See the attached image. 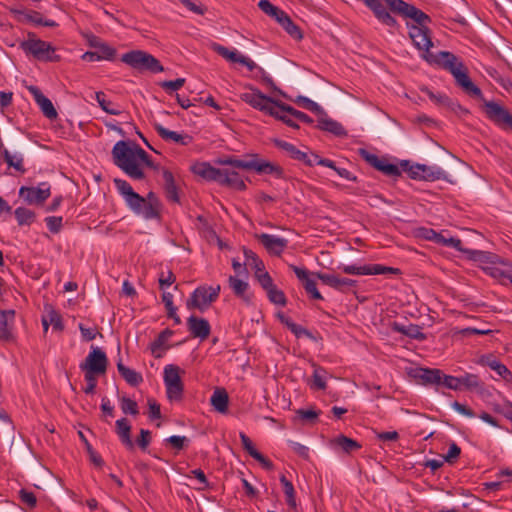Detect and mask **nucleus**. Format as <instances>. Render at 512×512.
Instances as JSON below:
<instances>
[{
  "label": "nucleus",
  "mask_w": 512,
  "mask_h": 512,
  "mask_svg": "<svg viewBox=\"0 0 512 512\" xmlns=\"http://www.w3.org/2000/svg\"><path fill=\"white\" fill-rule=\"evenodd\" d=\"M425 60L448 70L455 78L456 84L469 96L482 98V92L468 76L467 68L453 53L440 51L437 54L425 55Z\"/></svg>",
  "instance_id": "1"
},
{
  "label": "nucleus",
  "mask_w": 512,
  "mask_h": 512,
  "mask_svg": "<svg viewBox=\"0 0 512 512\" xmlns=\"http://www.w3.org/2000/svg\"><path fill=\"white\" fill-rule=\"evenodd\" d=\"M136 144L133 147L126 141H118L112 149V158L114 164L125 172L129 177L135 180H141L145 174L137 163Z\"/></svg>",
  "instance_id": "2"
},
{
  "label": "nucleus",
  "mask_w": 512,
  "mask_h": 512,
  "mask_svg": "<svg viewBox=\"0 0 512 512\" xmlns=\"http://www.w3.org/2000/svg\"><path fill=\"white\" fill-rule=\"evenodd\" d=\"M218 163L233 168L254 170L258 174L275 175L280 178L283 175V169L277 164L259 158L257 154L247 156V159L240 160L235 157H225L218 160Z\"/></svg>",
  "instance_id": "3"
},
{
  "label": "nucleus",
  "mask_w": 512,
  "mask_h": 512,
  "mask_svg": "<svg viewBox=\"0 0 512 512\" xmlns=\"http://www.w3.org/2000/svg\"><path fill=\"white\" fill-rule=\"evenodd\" d=\"M20 47L25 53L31 54L39 61L57 62L60 60V56L55 54V48L49 42L37 39L33 32L28 33V39L21 42Z\"/></svg>",
  "instance_id": "4"
},
{
  "label": "nucleus",
  "mask_w": 512,
  "mask_h": 512,
  "mask_svg": "<svg viewBox=\"0 0 512 512\" xmlns=\"http://www.w3.org/2000/svg\"><path fill=\"white\" fill-rule=\"evenodd\" d=\"M121 61L140 71L148 70L158 73L164 70L163 66L153 55L142 50H133L123 54Z\"/></svg>",
  "instance_id": "5"
},
{
  "label": "nucleus",
  "mask_w": 512,
  "mask_h": 512,
  "mask_svg": "<svg viewBox=\"0 0 512 512\" xmlns=\"http://www.w3.org/2000/svg\"><path fill=\"white\" fill-rule=\"evenodd\" d=\"M221 286H199L190 295L186 301V306L189 310L198 309L204 312L210 305L217 300Z\"/></svg>",
  "instance_id": "6"
},
{
  "label": "nucleus",
  "mask_w": 512,
  "mask_h": 512,
  "mask_svg": "<svg viewBox=\"0 0 512 512\" xmlns=\"http://www.w3.org/2000/svg\"><path fill=\"white\" fill-rule=\"evenodd\" d=\"M484 112L495 125L512 131V114L504 106L494 101H485Z\"/></svg>",
  "instance_id": "7"
},
{
  "label": "nucleus",
  "mask_w": 512,
  "mask_h": 512,
  "mask_svg": "<svg viewBox=\"0 0 512 512\" xmlns=\"http://www.w3.org/2000/svg\"><path fill=\"white\" fill-rule=\"evenodd\" d=\"M164 383L169 400H180L183 393V383L180 378V368L169 364L164 368Z\"/></svg>",
  "instance_id": "8"
},
{
  "label": "nucleus",
  "mask_w": 512,
  "mask_h": 512,
  "mask_svg": "<svg viewBox=\"0 0 512 512\" xmlns=\"http://www.w3.org/2000/svg\"><path fill=\"white\" fill-rule=\"evenodd\" d=\"M50 195V185L46 182L40 183L38 187L22 186L19 189L20 198L28 205H42Z\"/></svg>",
  "instance_id": "9"
},
{
  "label": "nucleus",
  "mask_w": 512,
  "mask_h": 512,
  "mask_svg": "<svg viewBox=\"0 0 512 512\" xmlns=\"http://www.w3.org/2000/svg\"><path fill=\"white\" fill-rule=\"evenodd\" d=\"M108 359L100 348L92 347V350L85 359V362L80 365V368L85 372L104 374L107 369Z\"/></svg>",
  "instance_id": "10"
},
{
  "label": "nucleus",
  "mask_w": 512,
  "mask_h": 512,
  "mask_svg": "<svg viewBox=\"0 0 512 512\" xmlns=\"http://www.w3.org/2000/svg\"><path fill=\"white\" fill-rule=\"evenodd\" d=\"M340 269L350 275H380V274H398L399 269L393 267H387L380 264L373 265H364V266H356V265H344L340 267Z\"/></svg>",
  "instance_id": "11"
},
{
  "label": "nucleus",
  "mask_w": 512,
  "mask_h": 512,
  "mask_svg": "<svg viewBox=\"0 0 512 512\" xmlns=\"http://www.w3.org/2000/svg\"><path fill=\"white\" fill-rule=\"evenodd\" d=\"M10 12L16 21L20 23H32L45 27H56L58 24L54 20H44L42 15L34 10H26L19 8H10Z\"/></svg>",
  "instance_id": "12"
},
{
  "label": "nucleus",
  "mask_w": 512,
  "mask_h": 512,
  "mask_svg": "<svg viewBox=\"0 0 512 512\" xmlns=\"http://www.w3.org/2000/svg\"><path fill=\"white\" fill-rule=\"evenodd\" d=\"M408 28L409 36L415 47L424 51L423 57L425 58V55L431 54L429 49L433 46V43L430 37L429 28L415 25H408Z\"/></svg>",
  "instance_id": "13"
},
{
  "label": "nucleus",
  "mask_w": 512,
  "mask_h": 512,
  "mask_svg": "<svg viewBox=\"0 0 512 512\" xmlns=\"http://www.w3.org/2000/svg\"><path fill=\"white\" fill-rule=\"evenodd\" d=\"M289 267L294 271L297 278L302 282L305 291L307 292V294L310 295L312 299H323L322 295L320 294L316 287L315 280L311 278V276H314V273H310L308 270L292 264Z\"/></svg>",
  "instance_id": "14"
},
{
  "label": "nucleus",
  "mask_w": 512,
  "mask_h": 512,
  "mask_svg": "<svg viewBox=\"0 0 512 512\" xmlns=\"http://www.w3.org/2000/svg\"><path fill=\"white\" fill-rule=\"evenodd\" d=\"M314 277L321 280L323 284L328 285L334 289L342 292L347 291L351 287L356 285V281L349 278H342L335 274H327L322 272H316L313 274Z\"/></svg>",
  "instance_id": "15"
},
{
  "label": "nucleus",
  "mask_w": 512,
  "mask_h": 512,
  "mask_svg": "<svg viewBox=\"0 0 512 512\" xmlns=\"http://www.w3.org/2000/svg\"><path fill=\"white\" fill-rule=\"evenodd\" d=\"M28 91L33 95L35 102L40 107L42 113L48 118V119H56L58 116V113L56 109L54 108L52 102L50 99H48L41 90L34 85H30L27 87Z\"/></svg>",
  "instance_id": "16"
},
{
  "label": "nucleus",
  "mask_w": 512,
  "mask_h": 512,
  "mask_svg": "<svg viewBox=\"0 0 512 512\" xmlns=\"http://www.w3.org/2000/svg\"><path fill=\"white\" fill-rule=\"evenodd\" d=\"M187 327L190 334L201 341L206 340L211 333V326L208 320L194 315L187 319Z\"/></svg>",
  "instance_id": "17"
},
{
  "label": "nucleus",
  "mask_w": 512,
  "mask_h": 512,
  "mask_svg": "<svg viewBox=\"0 0 512 512\" xmlns=\"http://www.w3.org/2000/svg\"><path fill=\"white\" fill-rule=\"evenodd\" d=\"M241 99L251 105L253 108L258 109L264 113L267 112L269 105H271L272 98L264 95L259 90H252L241 95Z\"/></svg>",
  "instance_id": "18"
},
{
  "label": "nucleus",
  "mask_w": 512,
  "mask_h": 512,
  "mask_svg": "<svg viewBox=\"0 0 512 512\" xmlns=\"http://www.w3.org/2000/svg\"><path fill=\"white\" fill-rule=\"evenodd\" d=\"M258 240L270 254L277 256L284 251L288 244L286 239L266 233L259 235Z\"/></svg>",
  "instance_id": "19"
},
{
  "label": "nucleus",
  "mask_w": 512,
  "mask_h": 512,
  "mask_svg": "<svg viewBox=\"0 0 512 512\" xmlns=\"http://www.w3.org/2000/svg\"><path fill=\"white\" fill-rule=\"evenodd\" d=\"M153 126L158 135L167 142H175L183 146L189 145L192 142V137L188 134L170 131L159 123H154Z\"/></svg>",
  "instance_id": "20"
},
{
  "label": "nucleus",
  "mask_w": 512,
  "mask_h": 512,
  "mask_svg": "<svg viewBox=\"0 0 512 512\" xmlns=\"http://www.w3.org/2000/svg\"><path fill=\"white\" fill-rule=\"evenodd\" d=\"M422 92H424L431 101H433L436 105L446 108L450 111L457 112L458 110L463 113H468V111L464 108H462L459 104L454 103L447 95L445 94H435L427 87H424L421 89Z\"/></svg>",
  "instance_id": "21"
},
{
  "label": "nucleus",
  "mask_w": 512,
  "mask_h": 512,
  "mask_svg": "<svg viewBox=\"0 0 512 512\" xmlns=\"http://www.w3.org/2000/svg\"><path fill=\"white\" fill-rule=\"evenodd\" d=\"M218 183L240 191L246 189V185L240 174L229 168L221 170V177Z\"/></svg>",
  "instance_id": "22"
},
{
  "label": "nucleus",
  "mask_w": 512,
  "mask_h": 512,
  "mask_svg": "<svg viewBox=\"0 0 512 512\" xmlns=\"http://www.w3.org/2000/svg\"><path fill=\"white\" fill-rule=\"evenodd\" d=\"M14 319V310H0V340L10 341L13 339L11 331Z\"/></svg>",
  "instance_id": "23"
},
{
  "label": "nucleus",
  "mask_w": 512,
  "mask_h": 512,
  "mask_svg": "<svg viewBox=\"0 0 512 512\" xmlns=\"http://www.w3.org/2000/svg\"><path fill=\"white\" fill-rule=\"evenodd\" d=\"M128 207L137 215L142 216L145 219H158L160 218L159 211H156L154 207L148 205L144 200V197L140 195V201L130 203Z\"/></svg>",
  "instance_id": "24"
},
{
  "label": "nucleus",
  "mask_w": 512,
  "mask_h": 512,
  "mask_svg": "<svg viewBox=\"0 0 512 512\" xmlns=\"http://www.w3.org/2000/svg\"><path fill=\"white\" fill-rule=\"evenodd\" d=\"M317 127L338 137L346 135L344 127L339 122L329 118L325 111L324 115H319Z\"/></svg>",
  "instance_id": "25"
},
{
  "label": "nucleus",
  "mask_w": 512,
  "mask_h": 512,
  "mask_svg": "<svg viewBox=\"0 0 512 512\" xmlns=\"http://www.w3.org/2000/svg\"><path fill=\"white\" fill-rule=\"evenodd\" d=\"M116 433L127 449L132 450L134 448V443L131 439V425L128 419L121 418L116 421Z\"/></svg>",
  "instance_id": "26"
},
{
  "label": "nucleus",
  "mask_w": 512,
  "mask_h": 512,
  "mask_svg": "<svg viewBox=\"0 0 512 512\" xmlns=\"http://www.w3.org/2000/svg\"><path fill=\"white\" fill-rule=\"evenodd\" d=\"M113 182L118 192L123 196L127 205L140 201V195L133 190L127 181L115 178Z\"/></svg>",
  "instance_id": "27"
},
{
  "label": "nucleus",
  "mask_w": 512,
  "mask_h": 512,
  "mask_svg": "<svg viewBox=\"0 0 512 512\" xmlns=\"http://www.w3.org/2000/svg\"><path fill=\"white\" fill-rule=\"evenodd\" d=\"M392 330L415 340L423 341L426 339V335L421 331V327L419 325L409 324L405 326L394 322L392 324Z\"/></svg>",
  "instance_id": "28"
},
{
  "label": "nucleus",
  "mask_w": 512,
  "mask_h": 512,
  "mask_svg": "<svg viewBox=\"0 0 512 512\" xmlns=\"http://www.w3.org/2000/svg\"><path fill=\"white\" fill-rule=\"evenodd\" d=\"M210 403L219 413L228 411L229 396L224 388H216L210 398Z\"/></svg>",
  "instance_id": "29"
},
{
  "label": "nucleus",
  "mask_w": 512,
  "mask_h": 512,
  "mask_svg": "<svg viewBox=\"0 0 512 512\" xmlns=\"http://www.w3.org/2000/svg\"><path fill=\"white\" fill-rule=\"evenodd\" d=\"M480 362L483 365H487L488 367H490L504 380H509L512 376L509 369L504 364L499 362L493 355L482 356Z\"/></svg>",
  "instance_id": "30"
},
{
  "label": "nucleus",
  "mask_w": 512,
  "mask_h": 512,
  "mask_svg": "<svg viewBox=\"0 0 512 512\" xmlns=\"http://www.w3.org/2000/svg\"><path fill=\"white\" fill-rule=\"evenodd\" d=\"M415 168L417 170H422L421 180L425 181H435L440 179H445L446 174L441 168L437 166H427L424 164H415Z\"/></svg>",
  "instance_id": "31"
},
{
  "label": "nucleus",
  "mask_w": 512,
  "mask_h": 512,
  "mask_svg": "<svg viewBox=\"0 0 512 512\" xmlns=\"http://www.w3.org/2000/svg\"><path fill=\"white\" fill-rule=\"evenodd\" d=\"M221 170L222 169H218L211 166L209 163H201L194 167L195 174L201 176L206 180L215 181L217 183L219 182V179L221 177Z\"/></svg>",
  "instance_id": "32"
},
{
  "label": "nucleus",
  "mask_w": 512,
  "mask_h": 512,
  "mask_svg": "<svg viewBox=\"0 0 512 512\" xmlns=\"http://www.w3.org/2000/svg\"><path fill=\"white\" fill-rule=\"evenodd\" d=\"M229 286L233 290L234 294L241 298L246 303L251 301V296L247 293L249 284L243 280H240L234 276H230L228 279Z\"/></svg>",
  "instance_id": "33"
},
{
  "label": "nucleus",
  "mask_w": 512,
  "mask_h": 512,
  "mask_svg": "<svg viewBox=\"0 0 512 512\" xmlns=\"http://www.w3.org/2000/svg\"><path fill=\"white\" fill-rule=\"evenodd\" d=\"M164 189L169 201L179 202V196L173 174L169 170H163Z\"/></svg>",
  "instance_id": "34"
},
{
  "label": "nucleus",
  "mask_w": 512,
  "mask_h": 512,
  "mask_svg": "<svg viewBox=\"0 0 512 512\" xmlns=\"http://www.w3.org/2000/svg\"><path fill=\"white\" fill-rule=\"evenodd\" d=\"M117 369L120 375L131 386H137L143 381L142 375L140 373L126 367L121 360L117 363Z\"/></svg>",
  "instance_id": "35"
},
{
  "label": "nucleus",
  "mask_w": 512,
  "mask_h": 512,
  "mask_svg": "<svg viewBox=\"0 0 512 512\" xmlns=\"http://www.w3.org/2000/svg\"><path fill=\"white\" fill-rule=\"evenodd\" d=\"M274 143L279 149L286 152L292 159L298 160L300 162L306 159V152L299 150L293 144L279 139H275Z\"/></svg>",
  "instance_id": "36"
},
{
  "label": "nucleus",
  "mask_w": 512,
  "mask_h": 512,
  "mask_svg": "<svg viewBox=\"0 0 512 512\" xmlns=\"http://www.w3.org/2000/svg\"><path fill=\"white\" fill-rule=\"evenodd\" d=\"M42 325L45 333L48 331L50 325H52L55 331H62L64 329L61 315L53 309L42 318Z\"/></svg>",
  "instance_id": "37"
},
{
  "label": "nucleus",
  "mask_w": 512,
  "mask_h": 512,
  "mask_svg": "<svg viewBox=\"0 0 512 512\" xmlns=\"http://www.w3.org/2000/svg\"><path fill=\"white\" fill-rule=\"evenodd\" d=\"M292 109V106L287 105L279 100H272L271 105L266 112V114L283 121L284 117L289 114V110Z\"/></svg>",
  "instance_id": "38"
},
{
  "label": "nucleus",
  "mask_w": 512,
  "mask_h": 512,
  "mask_svg": "<svg viewBox=\"0 0 512 512\" xmlns=\"http://www.w3.org/2000/svg\"><path fill=\"white\" fill-rule=\"evenodd\" d=\"M404 17L414 20L415 26L427 27L426 25L431 22V18L426 13L411 4Z\"/></svg>",
  "instance_id": "39"
},
{
  "label": "nucleus",
  "mask_w": 512,
  "mask_h": 512,
  "mask_svg": "<svg viewBox=\"0 0 512 512\" xmlns=\"http://www.w3.org/2000/svg\"><path fill=\"white\" fill-rule=\"evenodd\" d=\"M258 7L267 15L273 17L278 23L282 21L287 13L277 6L273 5L269 0H260Z\"/></svg>",
  "instance_id": "40"
},
{
  "label": "nucleus",
  "mask_w": 512,
  "mask_h": 512,
  "mask_svg": "<svg viewBox=\"0 0 512 512\" xmlns=\"http://www.w3.org/2000/svg\"><path fill=\"white\" fill-rule=\"evenodd\" d=\"M442 371L439 369H420L417 377L425 384H441Z\"/></svg>",
  "instance_id": "41"
},
{
  "label": "nucleus",
  "mask_w": 512,
  "mask_h": 512,
  "mask_svg": "<svg viewBox=\"0 0 512 512\" xmlns=\"http://www.w3.org/2000/svg\"><path fill=\"white\" fill-rule=\"evenodd\" d=\"M173 335V331L166 328L165 330H163L157 337L156 340H154L151 345H150V349H151V352L152 354L156 357V358H160L161 357V354L158 353L159 350L165 348L164 345L165 343L168 341V339Z\"/></svg>",
  "instance_id": "42"
},
{
  "label": "nucleus",
  "mask_w": 512,
  "mask_h": 512,
  "mask_svg": "<svg viewBox=\"0 0 512 512\" xmlns=\"http://www.w3.org/2000/svg\"><path fill=\"white\" fill-rule=\"evenodd\" d=\"M332 443L334 446L341 448L346 453H351L361 448V445L357 441L344 435H339L332 441Z\"/></svg>",
  "instance_id": "43"
},
{
  "label": "nucleus",
  "mask_w": 512,
  "mask_h": 512,
  "mask_svg": "<svg viewBox=\"0 0 512 512\" xmlns=\"http://www.w3.org/2000/svg\"><path fill=\"white\" fill-rule=\"evenodd\" d=\"M212 49L217 54L225 58L226 60L233 62V63H240V60L242 59V54L237 52L236 50H229L227 47L222 46L217 43L212 44Z\"/></svg>",
  "instance_id": "44"
},
{
  "label": "nucleus",
  "mask_w": 512,
  "mask_h": 512,
  "mask_svg": "<svg viewBox=\"0 0 512 512\" xmlns=\"http://www.w3.org/2000/svg\"><path fill=\"white\" fill-rule=\"evenodd\" d=\"M279 24L293 39L299 41L303 38L300 27L292 21L288 14L282 18V21Z\"/></svg>",
  "instance_id": "45"
},
{
  "label": "nucleus",
  "mask_w": 512,
  "mask_h": 512,
  "mask_svg": "<svg viewBox=\"0 0 512 512\" xmlns=\"http://www.w3.org/2000/svg\"><path fill=\"white\" fill-rule=\"evenodd\" d=\"M1 158L8 164L9 167L15 168L17 171L24 173L23 157L20 154L12 155L7 149L1 152Z\"/></svg>",
  "instance_id": "46"
},
{
  "label": "nucleus",
  "mask_w": 512,
  "mask_h": 512,
  "mask_svg": "<svg viewBox=\"0 0 512 512\" xmlns=\"http://www.w3.org/2000/svg\"><path fill=\"white\" fill-rule=\"evenodd\" d=\"M14 215L17 220V223L20 226L31 225L34 222L35 217H36L35 213L32 210L25 208V207H18L14 211Z\"/></svg>",
  "instance_id": "47"
},
{
  "label": "nucleus",
  "mask_w": 512,
  "mask_h": 512,
  "mask_svg": "<svg viewBox=\"0 0 512 512\" xmlns=\"http://www.w3.org/2000/svg\"><path fill=\"white\" fill-rule=\"evenodd\" d=\"M460 390H474L481 387V382L477 375L466 373L459 377Z\"/></svg>",
  "instance_id": "48"
},
{
  "label": "nucleus",
  "mask_w": 512,
  "mask_h": 512,
  "mask_svg": "<svg viewBox=\"0 0 512 512\" xmlns=\"http://www.w3.org/2000/svg\"><path fill=\"white\" fill-rule=\"evenodd\" d=\"M95 98L103 111L111 115H120L122 112L114 107L111 101L106 100V95L102 91L95 93Z\"/></svg>",
  "instance_id": "49"
},
{
  "label": "nucleus",
  "mask_w": 512,
  "mask_h": 512,
  "mask_svg": "<svg viewBox=\"0 0 512 512\" xmlns=\"http://www.w3.org/2000/svg\"><path fill=\"white\" fill-rule=\"evenodd\" d=\"M295 103L297 105H299L300 107L315 113L318 116L324 115L323 108L320 105H318L316 102L312 101L311 99H309L305 96H298L295 99Z\"/></svg>",
  "instance_id": "50"
},
{
  "label": "nucleus",
  "mask_w": 512,
  "mask_h": 512,
  "mask_svg": "<svg viewBox=\"0 0 512 512\" xmlns=\"http://www.w3.org/2000/svg\"><path fill=\"white\" fill-rule=\"evenodd\" d=\"M280 482L283 485V491L286 496V502L291 508L296 507L295 490L291 481L285 475H281Z\"/></svg>",
  "instance_id": "51"
},
{
  "label": "nucleus",
  "mask_w": 512,
  "mask_h": 512,
  "mask_svg": "<svg viewBox=\"0 0 512 512\" xmlns=\"http://www.w3.org/2000/svg\"><path fill=\"white\" fill-rule=\"evenodd\" d=\"M327 371L319 366H316L313 372V383L311 385L312 388H316L319 390H323L326 388V379Z\"/></svg>",
  "instance_id": "52"
},
{
  "label": "nucleus",
  "mask_w": 512,
  "mask_h": 512,
  "mask_svg": "<svg viewBox=\"0 0 512 512\" xmlns=\"http://www.w3.org/2000/svg\"><path fill=\"white\" fill-rule=\"evenodd\" d=\"M267 293V297L268 299L276 304V305H281V306H285L286 305V296L284 294V292L280 289H278L276 286H273L272 288L268 289L266 291Z\"/></svg>",
  "instance_id": "53"
},
{
  "label": "nucleus",
  "mask_w": 512,
  "mask_h": 512,
  "mask_svg": "<svg viewBox=\"0 0 512 512\" xmlns=\"http://www.w3.org/2000/svg\"><path fill=\"white\" fill-rule=\"evenodd\" d=\"M377 170L389 177H398L401 175L400 166L388 163L385 158H383Z\"/></svg>",
  "instance_id": "54"
},
{
  "label": "nucleus",
  "mask_w": 512,
  "mask_h": 512,
  "mask_svg": "<svg viewBox=\"0 0 512 512\" xmlns=\"http://www.w3.org/2000/svg\"><path fill=\"white\" fill-rule=\"evenodd\" d=\"M389 9L401 16H405L410 4L403 0H384Z\"/></svg>",
  "instance_id": "55"
},
{
  "label": "nucleus",
  "mask_w": 512,
  "mask_h": 512,
  "mask_svg": "<svg viewBox=\"0 0 512 512\" xmlns=\"http://www.w3.org/2000/svg\"><path fill=\"white\" fill-rule=\"evenodd\" d=\"M121 409L124 414L137 415L139 413L137 402L126 396L121 398Z\"/></svg>",
  "instance_id": "56"
},
{
  "label": "nucleus",
  "mask_w": 512,
  "mask_h": 512,
  "mask_svg": "<svg viewBox=\"0 0 512 512\" xmlns=\"http://www.w3.org/2000/svg\"><path fill=\"white\" fill-rule=\"evenodd\" d=\"M462 252L467 254L470 259H472L474 261H479V262H489V261H491V257H492L491 254L480 251V250H471V249L463 248Z\"/></svg>",
  "instance_id": "57"
},
{
  "label": "nucleus",
  "mask_w": 512,
  "mask_h": 512,
  "mask_svg": "<svg viewBox=\"0 0 512 512\" xmlns=\"http://www.w3.org/2000/svg\"><path fill=\"white\" fill-rule=\"evenodd\" d=\"M358 153L362 159H364L368 164H370L376 170L378 169L381 161L383 160V158H379L377 155L372 154L363 148L359 149Z\"/></svg>",
  "instance_id": "58"
},
{
  "label": "nucleus",
  "mask_w": 512,
  "mask_h": 512,
  "mask_svg": "<svg viewBox=\"0 0 512 512\" xmlns=\"http://www.w3.org/2000/svg\"><path fill=\"white\" fill-rule=\"evenodd\" d=\"M460 454H461V448L455 442H451L449 444L448 452L444 456V461H446L449 464H453L456 462V460L458 459Z\"/></svg>",
  "instance_id": "59"
},
{
  "label": "nucleus",
  "mask_w": 512,
  "mask_h": 512,
  "mask_svg": "<svg viewBox=\"0 0 512 512\" xmlns=\"http://www.w3.org/2000/svg\"><path fill=\"white\" fill-rule=\"evenodd\" d=\"M439 238L440 239H438L436 242L437 244H442L444 246L453 247L460 252L463 251L462 241L460 239L453 238V237L446 238L442 234L439 235Z\"/></svg>",
  "instance_id": "60"
},
{
  "label": "nucleus",
  "mask_w": 512,
  "mask_h": 512,
  "mask_svg": "<svg viewBox=\"0 0 512 512\" xmlns=\"http://www.w3.org/2000/svg\"><path fill=\"white\" fill-rule=\"evenodd\" d=\"M400 169L407 172L412 179L421 180L422 170H417L415 164L411 165L408 160H402L400 162Z\"/></svg>",
  "instance_id": "61"
},
{
  "label": "nucleus",
  "mask_w": 512,
  "mask_h": 512,
  "mask_svg": "<svg viewBox=\"0 0 512 512\" xmlns=\"http://www.w3.org/2000/svg\"><path fill=\"white\" fill-rule=\"evenodd\" d=\"M96 51L98 52L100 60H102V59L111 60L114 58V56L116 54V51L114 48H112L104 43L100 44Z\"/></svg>",
  "instance_id": "62"
},
{
  "label": "nucleus",
  "mask_w": 512,
  "mask_h": 512,
  "mask_svg": "<svg viewBox=\"0 0 512 512\" xmlns=\"http://www.w3.org/2000/svg\"><path fill=\"white\" fill-rule=\"evenodd\" d=\"M296 414L299 419H301L305 422L312 423L318 417L319 412H317L313 409H309V410L299 409V410H297Z\"/></svg>",
  "instance_id": "63"
},
{
  "label": "nucleus",
  "mask_w": 512,
  "mask_h": 512,
  "mask_svg": "<svg viewBox=\"0 0 512 512\" xmlns=\"http://www.w3.org/2000/svg\"><path fill=\"white\" fill-rule=\"evenodd\" d=\"M150 440H151V432L146 429H141L140 435L136 439V443L143 451H145L150 443Z\"/></svg>",
  "instance_id": "64"
}]
</instances>
